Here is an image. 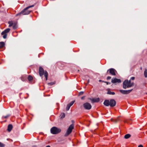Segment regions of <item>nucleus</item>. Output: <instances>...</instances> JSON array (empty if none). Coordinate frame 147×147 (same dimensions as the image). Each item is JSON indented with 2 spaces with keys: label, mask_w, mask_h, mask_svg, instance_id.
I'll return each instance as SVG.
<instances>
[{
  "label": "nucleus",
  "mask_w": 147,
  "mask_h": 147,
  "mask_svg": "<svg viewBox=\"0 0 147 147\" xmlns=\"http://www.w3.org/2000/svg\"><path fill=\"white\" fill-rule=\"evenodd\" d=\"M105 105L108 106L110 105L111 107H114L116 105V102L113 99H111L109 101L108 100H105L104 102Z\"/></svg>",
  "instance_id": "1"
},
{
  "label": "nucleus",
  "mask_w": 147,
  "mask_h": 147,
  "mask_svg": "<svg viewBox=\"0 0 147 147\" xmlns=\"http://www.w3.org/2000/svg\"><path fill=\"white\" fill-rule=\"evenodd\" d=\"M34 6V5H32L29 6L24 9L21 12L16 14V16H17L21 14L23 15H27L29 14L31 12L30 11L27 10V9L29 8L32 7Z\"/></svg>",
  "instance_id": "2"
},
{
  "label": "nucleus",
  "mask_w": 147,
  "mask_h": 147,
  "mask_svg": "<svg viewBox=\"0 0 147 147\" xmlns=\"http://www.w3.org/2000/svg\"><path fill=\"white\" fill-rule=\"evenodd\" d=\"M39 74L40 76H42L44 74L46 78V80H47L48 74L46 71H44L43 69L41 67H40L39 68Z\"/></svg>",
  "instance_id": "3"
},
{
  "label": "nucleus",
  "mask_w": 147,
  "mask_h": 147,
  "mask_svg": "<svg viewBox=\"0 0 147 147\" xmlns=\"http://www.w3.org/2000/svg\"><path fill=\"white\" fill-rule=\"evenodd\" d=\"M133 83H131L130 80L128 81L127 80H125L123 84V87L124 89H126L127 88L130 87L132 86Z\"/></svg>",
  "instance_id": "4"
},
{
  "label": "nucleus",
  "mask_w": 147,
  "mask_h": 147,
  "mask_svg": "<svg viewBox=\"0 0 147 147\" xmlns=\"http://www.w3.org/2000/svg\"><path fill=\"white\" fill-rule=\"evenodd\" d=\"M51 132L53 134H55L59 133L61 131L60 129L53 127L51 129Z\"/></svg>",
  "instance_id": "5"
},
{
  "label": "nucleus",
  "mask_w": 147,
  "mask_h": 147,
  "mask_svg": "<svg viewBox=\"0 0 147 147\" xmlns=\"http://www.w3.org/2000/svg\"><path fill=\"white\" fill-rule=\"evenodd\" d=\"M74 125L73 124L71 125L68 128L66 132L64 134L65 136H68L72 132L73 129L74 128Z\"/></svg>",
  "instance_id": "6"
},
{
  "label": "nucleus",
  "mask_w": 147,
  "mask_h": 147,
  "mask_svg": "<svg viewBox=\"0 0 147 147\" xmlns=\"http://www.w3.org/2000/svg\"><path fill=\"white\" fill-rule=\"evenodd\" d=\"M113 68H110L108 69L107 71V73L108 74L109 73L111 74L113 76L115 75V72L116 71Z\"/></svg>",
  "instance_id": "7"
},
{
  "label": "nucleus",
  "mask_w": 147,
  "mask_h": 147,
  "mask_svg": "<svg viewBox=\"0 0 147 147\" xmlns=\"http://www.w3.org/2000/svg\"><path fill=\"white\" fill-rule=\"evenodd\" d=\"M83 106L84 108L87 110H89L92 107L91 105L89 103L86 102L83 104Z\"/></svg>",
  "instance_id": "8"
},
{
  "label": "nucleus",
  "mask_w": 147,
  "mask_h": 147,
  "mask_svg": "<svg viewBox=\"0 0 147 147\" xmlns=\"http://www.w3.org/2000/svg\"><path fill=\"white\" fill-rule=\"evenodd\" d=\"M132 90V89L128 90H120L119 91L122 94H127L130 93Z\"/></svg>",
  "instance_id": "9"
},
{
  "label": "nucleus",
  "mask_w": 147,
  "mask_h": 147,
  "mask_svg": "<svg viewBox=\"0 0 147 147\" xmlns=\"http://www.w3.org/2000/svg\"><path fill=\"white\" fill-rule=\"evenodd\" d=\"M111 82L113 83H119L121 82V80L119 79L116 78H113L111 80Z\"/></svg>",
  "instance_id": "10"
},
{
  "label": "nucleus",
  "mask_w": 147,
  "mask_h": 147,
  "mask_svg": "<svg viewBox=\"0 0 147 147\" xmlns=\"http://www.w3.org/2000/svg\"><path fill=\"white\" fill-rule=\"evenodd\" d=\"M10 30V29L9 28H7L1 32V34L3 35V34H7V33H8L9 32Z\"/></svg>",
  "instance_id": "11"
},
{
  "label": "nucleus",
  "mask_w": 147,
  "mask_h": 147,
  "mask_svg": "<svg viewBox=\"0 0 147 147\" xmlns=\"http://www.w3.org/2000/svg\"><path fill=\"white\" fill-rule=\"evenodd\" d=\"M13 128V126L12 125L9 124L8 126L7 130L10 132L11 131Z\"/></svg>",
  "instance_id": "12"
},
{
  "label": "nucleus",
  "mask_w": 147,
  "mask_h": 147,
  "mask_svg": "<svg viewBox=\"0 0 147 147\" xmlns=\"http://www.w3.org/2000/svg\"><path fill=\"white\" fill-rule=\"evenodd\" d=\"M26 78L27 77L26 76L23 75L21 76V79L22 81H24L26 80Z\"/></svg>",
  "instance_id": "13"
},
{
  "label": "nucleus",
  "mask_w": 147,
  "mask_h": 147,
  "mask_svg": "<svg viewBox=\"0 0 147 147\" xmlns=\"http://www.w3.org/2000/svg\"><path fill=\"white\" fill-rule=\"evenodd\" d=\"M99 98H96L93 99L92 101L94 102H98L99 101Z\"/></svg>",
  "instance_id": "14"
},
{
  "label": "nucleus",
  "mask_w": 147,
  "mask_h": 147,
  "mask_svg": "<svg viewBox=\"0 0 147 147\" xmlns=\"http://www.w3.org/2000/svg\"><path fill=\"white\" fill-rule=\"evenodd\" d=\"M131 137V135L129 134H126L124 136V138L125 139H128Z\"/></svg>",
  "instance_id": "15"
},
{
  "label": "nucleus",
  "mask_w": 147,
  "mask_h": 147,
  "mask_svg": "<svg viewBox=\"0 0 147 147\" xmlns=\"http://www.w3.org/2000/svg\"><path fill=\"white\" fill-rule=\"evenodd\" d=\"M5 43L3 42H0V48L3 47Z\"/></svg>",
  "instance_id": "16"
},
{
  "label": "nucleus",
  "mask_w": 147,
  "mask_h": 147,
  "mask_svg": "<svg viewBox=\"0 0 147 147\" xmlns=\"http://www.w3.org/2000/svg\"><path fill=\"white\" fill-rule=\"evenodd\" d=\"M60 116L61 119H63V118H64L65 116V113H61Z\"/></svg>",
  "instance_id": "17"
},
{
  "label": "nucleus",
  "mask_w": 147,
  "mask_h": 147,
  "mask_svg": "<svg viewBox=\"0 0 147 147\" xmlns=\"http://www.w3.org/2000/svg\"><path fill=\"white\" fill-rule=\"evenodd\" d=\"M107 94H109L113 95L115 94V93L114 92H112L110 91H109L107 92Z\"/></svg>",
  "instance_id": "18"
},
{
  "label": "nucleus",
  "mask_w": 147,
  "mask_h": 147,
  "mask_svg": "<svg viewBox=\"0 0 147 147\" xmlns=\"http://www.w3.org/2000/svg\"><path fill=\"white\" fill-rule=\"evenodd\" d=\"M28 79L29 81H30L33 79V77L29 75L28 76Z\"/></svg>",
  "instance_id": "19"
},
{
  "label": "nucleus",
  "mask_w": 147,
  "mask_h": 147,
  "mask_svg": "<svg viewBox=\"0 0 147 147\" xmlns=\"http://www.w3.org/2000/svg\"><path fill=\"white\" fill-rule=\"evenodd\" d=\"M144 74L145 77L147 78V69H145Z\"/></svg>",
  "instance_id": "20"
},
{
  "label": "nucleus",
  "mask_w": 147,
  "mask_h": 147,
  "mask_svg": "<svg viewBox=\"0 0 147 147\" xmlns=\"http://www.w3.org/2000/svg\"><path fill=\"white\" fill-rule=\"evenodd\" d=\"M55 84V82H52L50 83H48V84L49 86H52Z\"/></svg>",
  "instance_id": "21"
},
{
  "label": "nucleus",
  "mask_w": 147,
  "mask_h": 147,
  "mask_svg": "<svg viewBox=\"0 0 147 147\" xmlns=\"http://www.w3.org/2000/svg\"><path fill=\"white\" fill-rule=\"evenodd\" d=\"M74 102L75 101H72L68 104L70 107H71L74 104Z\"/></svg>",
  "instance_id": "22"
},
{
  "label": "nucleus",
  "mask_w": 147,
  "mask_h": 147,
  "mask_svg": "<svg viewBox=\"0 0 147 147\" xmlns=\"http://www.w3.org/2000/svg\"><path fill=\"white\" fill-rule=\"evenodd\" d=\"M71 107H70L69 106V105H68V104L67 105V106L66 107V109L67 111H68V110H69V109H70V108Z\"/></svg>",
  "instance_id": "23"
},
{
  "label": "nucleus",
  "mask_w": 147,
  "mask_h": 147,
  "mask_svg": "<svg viewBox=\"0 0 147 147\" xmlns=\"http://www.w3.org/2000/svg\"><path fill=\"white\" fill-rule=\"evenodd\" d=\"M3 38L5 39L6 38L7 36V34H3Z\"/></svg>",
  "instance_id": "24"
},
{
  "label": "nucleus",
  "mask_w": 147,
  "mask_h": 147,
  "mask_svg": "<svg viewBox=\"0 0 147 147\" xmlns=\"http://www.w3.org/2000/svg\"><path fill=\"white\" fill-rule=\"evenodd\" d=\"M5 145L0 142V147H4Z\"/></svg>",
  "instance_id": "25"
},
{
  "label": "nucleus",
  "mask_w": 147,
  "mask_h": 147,
  "mask_svg": "<svg viewBox=\"0 0 147 147\" xmlns=\"http://www.w3.org/2000/svg\"><path fill=\"white\" fill-rule=\"evenodd\" d=\"M8 23L9 24V26L10 27L13 25V23H11L10 22H8Z\"/></svg>",
  "instance_id": "26"
},
{
  "label": "nucleus",
  "mask_w": 147,
  "mask_h": 147,
  "mask_svg": "<svg viewBox=\"0 0 147 147\" xmlns=\"http://www.w3.org/2000/svg\"><path fill=\"white\" fill-rule=\"evenodd\" d=\"M9 115H7L6 116H3L2 118H4L6 119L8 117H9Z\"/></svg>",
  "instance_id": "27"
},
{
  "label": "nucleus",
  "mask_w": 147,
  "mask_h": 147,
  "mask_svg": "<svg viewBox=\"0 0 147 147\" xmlns=\"http://www.w3.org/2000/svg\"><path fill=\"white\" fill-rule=\"evenodd\" d=\"M131 121V120H126L125 121V123H129V124H131V123H129L128 121Z\"/></svg>",
  "instance_id": "28"
},
{
  "label": "nucleus",
  "mask_w": 147,
  "mask_h": 147,
  "mask_svg": "<svg viewBox=\"0 0 147 147\" xmlns=\"http://www.w3.org/2000/svg\"><path fill=\"white\" fill-rule=\"evenodd\" d=\"M135 79V77H132L131 78H130V79L129 80H130V81L132 80H134Z\"/></svg>",
  "instance_id": "29"
},
{
  "label": "nucleus",
  "mask_w": 147,
  "mask_h": 147,
  "mask_svg": "<svg viewBox=\"0 0 147 147\" xmlns=\"http://www.w3.org/2000/svg\"><path fill=\"white\" fill-rule=\"evenodd\" d=\"M83 93H84L83 92L81 91L79 92V94L80 95H82L83 94Z\"/></svg>",
  "instance_id": "30"
},
{
  "label": "nucleus",
  "mask_w": 147,
  "mask_h": 147,
  "mask_svg": "<svg viewBox=\"0 0 147 147\" xmlns=\"http://www.w3.org/2000/svg\"><path fill=\"white\" fill-rule=\"evenodd\" d=\"M111 77H110V76H108V77H107V80H109L111 79Z\"/></svg>",
  "instance_id": "31"
},
{
  "label": "nucleus",
  "mask_w": 147,
  "mask_h": 147,
  "mask_svg": "<svg viewBox=\"0 0 147 147\" xmlns=\"http://www.w3.org/2000/svg\"><path fill=\"white\" fill-rule=\"evenodd\" d=\"M138 147H143V146L142 145H140L138 146Z\"/></svg>",
  "instance_id": "32"
},
{
  "label": "nucleus",
  "mask_w": 147,
  "mask_h": 147,
  "mask_svg": "<svg viewBox=\"0 0 147 147\" xmlns=\"http://www.w3.org/2000/svg\"><path fill=\"white\" fill-rule=\"evenodd\" d=\"M13 28L14 29H15L16 28V26H15V25H14V26H13Z\"/></svg>",
  "instance_id": "33"
},
{
  "label": "nucleus",
  "mask_w": 147,
  "mask_h": 147,
  "mask_svg": "<svg viewBox=\"0 0 147 147\" xmlns=\"http://www.w3.org/2000/svg\"><path fill=\"white\" fill-rule=\"evenodd\" d=\"M105 82L107 84H110V83L108 82Z\"/></svg>",
  "instance_id": "34"
},
{
  "label": "nucleus",
  "mask_w": 147,
  "mask_h": 147,
  "mask_svg": "<svg viewBox=\"0 0 147 147\" xmlns=\"http://www.w3.org/2000/svg\"><path fill=\"white\" fill-rule=\"evenodd\" d=\"M46 147H50V146L49 145L47 146Z\"/></svg>",
  "instance_id": "35"
},
{
  "label": "nucleus",
  "mask_w": 147,
  "mask_h": 147,
  "mask_svg": "<svg viewBox=\"0 0 147 147\" xmlns=\"http://www.w3.org/2000/svg\"><path fill=\"white\" fill-rule=\"evenodd\" d=\"M99 82H102V81L101 80H99Z\"/></svg>",
  "instance_id": "36"
},
{
  "label": "nucleus",
  "mask_w": 147,
  "mask_h": 147,
  "mask_svg": "<svg viewBox=\"0 0 147 147\" xmlns=\"http://www.w3.org/2000/svg\"><path fill=\"white\" fill-rule=\"evenodd\" d=\"M111 121H113V119H111Z\"/></svg>",
  "instance_id": "37"
},
{
  "label": "nucleus",
  "mask_w": 147,
  "mask_h": 147,
  "mask_svg": "<svg viewBox=\"0 0 147 147\" xmlns=\"http://www.w3.org/2000/svg\"><path fill=\"white\" fill-rule=\"evenodd\" d=\"M142 69V68L141 67V70Z\"/></svg>",
  "instance_id": "38"
},
{
  "label": "nucleus",
  "mask_w": 147,
  "mask_h": 147,
  "mask_svg": "<svg viewBox=\"0 0 147 147\" xmlns=\"http://www.w3.org/2000/svg\"><path fill=\"white\" fill-rule=\"evenodd\" d=\"M34 147H36V146H34Z\"/></svg>",
  "instance_id": "39"
},
{
  "label": "nucleus",
  "mask_w": 147,
  "mask_h": 147,
  "mask_svg": "<svg viewBox=\"0 0 147 147\" xmlns=\"http://www.w3.org/2000/svg\"><path fill=\"white\" fill-rule=\"evenodd\" d=\"M146 94H147V93H146Z\"/></svg>",
  "instance_id": "40"
}]
</instances>
